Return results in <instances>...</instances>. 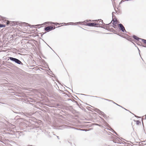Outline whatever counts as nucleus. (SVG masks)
I'll list each match as a JSON object with an SVG mask.
<instances>
[{"label":"nucleus","mask_w":146,"mask_h":146,"mask_svg":"<svg viewBox=\"0 0 146 146\" xmlns=\"http://www.w3.org/2000/svg\"><path fill=\"white\" fill-rule=\"evenodd\" d=\"M137 44L139 46H141V44H139L138 43H137Z\"/></svg>","instance_id":"obj_38"},{"label":"nucleus","mask_w":146,"mask_h":146,"mask_svg":"<svg viewBox=\"0 0 146 146\" xmlns=\"http://www.w3.org/2000/svg\"><path fill=\"white\" fill-rule=\"evenodd\" d=\"M80 22H77V23H76V24H80Z\"/></svg>","instance_id":"obj_40"},{"label":"nucleus","mask_w":146,"mask_h":146,"mask_svg":"<svg viewBox=\"0 0 146 146\" xmlns=\"http://www.w3.org/2000/svg\"><path fill=\"white\" fill-rule=\"evenodd\" d=\"M133 37L134 38V39L137 41H139V40H141V39H142V38H139L137 36L135 35H133Z\"/></svg>","instance_id":"obj_8"},{"label":"nucleus","mask_w":146,"mask_h":146,"mask_svg":"<svg viewBox=\"0 0 146 146\" xmlns=\"http://www.w3.org/2000/svg\"><path fill=\"white\" fill-rule=\"evenodd\" d=\"M113 132L115 134L117 135H118L117 133L114 131L113 130Z\"/></svg>","instance_id":"obj_31"},{"label":"nucleus","mask_w":146,"mask_h":146,"mask_svg":"<svg viewBox=\"0 0 146 146\" xmlns=\"http://www.w3.org/2000/svg\"><path fill=\"white\" fill-rule=\"evenodd\" d=\"M92 21H95L97 22H98V21H99V23H100L99 24H101V26L102 25V24H104V22H103V21L101 19H98V20H92Z\"/></svg>","instance_id":"obj_7"},{"label":"nucleus","mask_w":146,"mask_h":146,"mask_svg":"<svg viewBox=\"0 0 146 146\" xmlns=\"http://www.w3.org/2000/svg\"><path fill=\"white\" fill-rule=\"evenodd\" d=\"M132 43H133L134 44V45L136 47H137V46H136V44L134 43L133 42V41L132 42Z\"/></svg>","instance_id":"obj_34"},{"label":"nucleus","mask_w":146,"mask_h":146,"mask_svg":"<svg viewBox=\"0 0 146 146\" xmlns=\"http://www.w3.org/2000/svg\"><path fill=\"white\" fill-rule=\"evenodd\" d=\"M135 117H138V116H137V115H135Z\"/></svg>","instance_id":"obj_48"},{"label":"nucleus","mask_w":146,"mask_h":146,"mask_svg":"<svg viewBox=\"0 0 146 146\" xmlns=\"http://www.w3.org/2000/svg\"><path fill=\"white\" fill-rule=\"evenodd\" d=\"M68 23L70 24L71 23H72V22H70V23Z\"/></svg>","instance_id":"obj_47"},{"label":"nucleus","mask_w":146,"mask_h":146,"mask_svg":"<svg viewBox=\"0 0 146 146\" xmlns=\"http://www.w3.org/2000/svg\"><path fill=\"white\" fill-rule=\"evenodd\" d=\"M6 23H7V25H10L11 26V25L13 26L14 25H13V24H14V23H12V22L11 23V21H7Z\"/></svg>","instance_id":"obj_10"},{"label":"nucleus","mask_w":146,"mask_h":146,"mask_svg":"<svg viewBox=\"0 0 146 146\" xmlns=\"http://www.w3.org/2000/svg\"><path fill=\"white\" fill-rule=\"evenodd\" d=\"M95 125H98V126H101V125H99L98 124H97V123H95Z\"/></svg>","instance_id":"obj_27"},{"label":"nucleus","mask_w":146,"mask_h":146,"mask_svg":"<svg viewBox=\"0 0 146 146\" xmlns=\"http://www.w3.org/2000/svg\"><path fill=\"white\" fill-rule=\"evenodd\" d=\"M82 29H83V28H82Z\"/></svg>","instance_id":"obj_59"},{"label":"nucleus","mask_w":146,"mask_h":146,"mask_svg":"<svg viewBox=\"0 0 146 146\" xmlns=\"http://www.w3.org/2000/svg\"><path fill=\"white\" fill-rule=\"evenodd\" d=\"M112 21H111V22H112Z\"/></svg>","instance_id":"obj_63"},{"label":"nucleus","mask_w":146,"mask_h":146,"mask_svg":"<svg viewBox=\"0 0 146 146\" xmlns=\"http://www.w3.org/2000/svg\"><path fill=\"white\" fill-rule=\"evenodd\" d=\"M117 35H119V36H120V34L119 33H115Z\"/></svg>","instance_id":"obj_30"},{"label":"nucleus","mask_w":146,"mask_h":146,"mask_svg":"<svg viewBox=\"0 0 146 146\" xmlns=\"http://www.w3.org/2000/svg\"><path fill=\"white\" fill-rule=\"evenodd\" d=\"M142 41L145 44H146V40L143 39H141Z\"/></svg>","instance_id":"obj_15"},{"label":"nucleus","mask_w":146,"mask_h":146,"mask_svg":"<svg viewBox=\"0 0 146 146\" xmlns=\"http://www.w3.org/2000/svg\"><path fill=\"white\" fill-rule=\"evenodd\" d=\"M126 35L127 36V37H125V38H126L129 41L131 42H132L134 40L132 38H131L130 36H128L127 34H126Z\"/></svg>","instance_id":"obj_6"},{"label":"nucleus","mask_w":146,"mask_h":146,"mask_svg":"<svg viewBox=\"0 0 146 146\" xmlns=\"http://www.w3.org/2000/svg\"><path fill=\"white\" fill-rule=\"evenodd\" d=\"M9 59L12 61L15 62L17 64L23 66V64L19 59L13 57H9Z\"/></svg>","instance_id":"obj_1"},{"label":"nucleus","mask_w":146,"mask_h":146,"mask_svg":"<svg viewBox=\"0 0 146 146\" xmlns=\"http://www.w3.org/2000/svg\"><path fill=\"white\" fill-rule=\"evenodd\" d=\"M76 98H74V99L76 100H77V99H79L76 96Z\"/></svg>","instance_id":"obj_37"},{"label":"nucleus","mask_w":146,"mask_h":146,"mask_svg":"<svg viewBox=\"0 0 146 146\" xmlns=\"http://www.w3.org/2000/svg\"><path fill=\"white\" fill-rule=\"evenodd\" d=\"M136 124L137 125H139V124L141 123V122L139 121V120H137L136 121Z\"/></svg>","instance_id":"obj_17"},{"label":"nucleus","mask_w":146,"mask_h":146,"mask_svg":"<svg viewBox=\"0 0 146 146\" xmlns=\"http://www.w3.org/2000/svg\"><path fill=\"white\" fill-rule=\"evenodd\" d=\"M80 130L81 131H88V130H87V129H80Z\"/></svg>","instance_id":"obj_19"},{"label":"nucleus","mask_w":146,"mask_h":146,"mask_svg":"<svg viewBox=\"0 0 146 146\" xmlns=\"http://www.w3.org/2000/svg\"><path fill=\"white\" fill-rule=\"evenodd\" d=\"M106 100H107V101H108L109 102H113V101L112 100H109V99H106Z\"/></svg>","instance_id":"obj_21"},{"label":"nucleus","mask_w":146,"mask_h":146,"mask_svg":"<svg viewBox=\"0 0 146 146\" xmlns=\"http://www.w3.org/2000/svg\"><path fill=\"white\" fill-rule=\"evenodd\" d=\"M48 46H49V47H50V46H49V45H48Z\"/></svg>","instance_id":"obj_60"},{"label":"nucleus","mask_w":146,"mask_h":146,"mask_svg":"<svg viewBox=\"0 0 146 146\" xmlns=\"http://www.w3.org/2000/svg\"><path fill=\"white\" fill-rule=\"evenodd\" d=\"M113 27H114L115 29H117V27L116 26V25H115V26H112Z\"/></svg>","instance_id":"obj_23"},{"label":"nucleus","mask_w":146,"mask_h":146,"mask_svg":"<svg viewBox=\"0 0 146 146\" xmlns=\"http://www.w3.org/2000/svg\"><path fill=\"white\" fill-rule=\"evenodd\" d=\"M86 21H87L88 22V21H91V20H86ZM84 23H86V22H85V21H84Z\"/></svg>","instance_id":"obj_22"},{"label":"nucleus","mask_w":146,"mask_h":146,"mask_svg":"<svg viewBox=\"0 0 146 146\" xmlns=\"http://www.w3.org/2000/svg\"><path fill=\"white\" fill-rule=\"evenodd\" d=\"M68 100H71V99H68Z\"/></svg>","instance_id":"obj_52"},{"label":"nucleus","mask_w":146,"mask_h":146,"mask_svg":"<svg viewBox=\"0 0 146 146\" xmlns=\"http://www.w3.org/2000/svg\"><path fill=\"white\" fill-rule=\"evenodd\" d=\"M106 29V30H108H108H109V29H108V28H107V27L106 28V29Z\"/></svg>","instance_id":"obj_43"},{"label":"nucleus","mask_w":146,"mask_h":146,"mask_svg":"<svg viewBox=\"0 0 146 146\" xmlns=\"http://www.w3.org/2000/svg\"><path fill=\"white\" fill-rule=\"evenodd\" d=\"M119 36H121V37H123V38H125V37L123 36V35H122L121 34Z\"/></svg>","instance_id":"obj_28"},{"label":"nucleus","mask_w":146,"mask_h":146,"mask_svg":"<svg viewBox=\"0 0 146 146\" xmlns=\"http://www.w3.org/2000/svg\"><path fill=\"white\" fill-rule=\"evenodd\" d=\"M111 23H110L108 24H106V25H109Z\"/></svg>","instance_id":"obj_46"},{"label":"nucleus","mask_w":146,"mask_h":146,"mask_svg":"<svg viewBox=\"0 0 146 146\" xmlns=\"http://www.w3.org/2000/svg\"><path fill=\"white\" fill-rule=\"evenodd\" d=\"M6 62L5 61H3L2 63L1 64L2 65H4L5 66H6Z\"/></svg>","instance_id":"obj_16"},{"label":"nucleus","mask_w":146,"mask_h":146,"mask_svg":"<svg viewBox=\"0 0 146 146\" xmlns=\"http://www.w3.org/2000/svg\"><path fill=\"white\" fill-rule=\"evenodd\" d=\"M122 108H124V109H125V110H127V111H129V110H126V109H125V108H123V107H122Z\"/></svg>","instance_id":"obj_42"},{"label":"nucleus","mask_w":146,"mask_h":146,"mask_svg":"<svg viewBox=\"0 0 146 146\" xmlns=\"http://www.w3.org/2000/svg\"><path fill=\"white\" fill-rule=\"evenodd\" d=\"M50 47V48L53 51L56 53L54 52V51L52 49V48H51Z\"/></svg>","instance_id":"obj_50"},{"label":"nucleus","mask_w":146,"mask_h":146,"mask_svg":"<svg viewBox=\"0 0 146 146\" xmlns=\"http://www.w3.org/2000/svg\"><path fill=\"white\" fill-rule=\"evenodd\" d=\"M114 32L116 31L115 30H114Z\"/></svg>","instance_id":"obj_56"},{"label":"nucleus","mask_w":146,"mask_h":146,"mask_svg":"<svg viewBox=\"0 0 146 146\" xmlns=\"http://www.w3.org/2000/svg\"><path fill=\"white\" fill-rule=\"evenodd\" d=\"M5 26L4 24H0V28L4 27Z\"/></svg>","instance_id":"obj_14"},{"label":"nucleus","mask_w":146,"mask_h":146,"mask_svg":"<svg viewBox=\"0 0 146 146\" xmlns=\"http://www.w3.org/2000/svg\"><path fill=\"white\" fill-rule=\"evenodd\" d=\"M101 98V99H103V100H104V98Z\"/></svg>","instance_id":"obj_51"},{"label":"nucleus","mask_w":146,"mask_h":146,"mask_svg":"<svg viewBox=\"0 0 146 146\" xmlns=\"http://www.w3.org/2000/svg\"><path fill=\"white\" fill-rule=\"evenodd\" d=\"M82 29H83V28H82Z\"/></svg>","instance_id":"obj_57"},{"label":"nucleus","mask_w":146,"mask_h":146,"mask_svg":"<svg viewBox=\"0 0 146 146\" xmlns=\"http://www.w3.org/2000/svg\"><path fill=\"white\" fill-rule=\"evenodd\" d=\"M117 143H119V144H121V143H123V144H124V143H123L121 142V141H119V142H117Z\"/></svg>","instance_id":"obj_26"},{"label":"nucleus","mask_w":146,"mask_h":146,"mask_svg":"<svg viewBox=\"0 0 146 146\" xmlns=\"http://www.w3.org/2000/svg\"><path fill=\"white\" fill-rule=\"evenodd\" d=\"M82 95H84V96H90V95H85V94H82Z\"/></svg>","instance_id":"obj_35"},{"label":"nucleus","mask_w":146,"mask_h":146,"mask_svg":"<svg viewBox=\"0 0 146 146\" xmlns=\"http://www.w3.org/2000/svg\"><path fill=\"white\" fill-rule=\"evenodd\" d=\"M106 99H105V98H104V100H106Z\"/></svg>","instance_id":"obj_53"},{"label":"nucleus","mask_w":146,"mask_h":146,"mask_svg":"<svg viewBox=\"0 0 146 146\" xmlns=\"http://www.w3.org/2000/svg\"><path fill=\"white\" fill-rule=\"evenodd\" d=\"M122 108H124V109H125V110H127V111H129V110H126V109H125V108H123V107H122Z\"/></svg>","instance_id":"obj_41"},{"label":"nucleus","mask_w":146,"mask_h":146,"mask_svg":"<svg viewBox=\"0 0 146 146\" xmlns=\"http://www.w3.org/2000/svg\"><path fill=\"white\" fill-rule=\"evenodd\" d=\"M137 48L138 49V50L139 52H139H140V50H139V48H138V47H137Z\"/></svg>","instance_id":"obj_36"},{"label":"nucleus","mask_w":146,"mask_h":146,"mask_svg":"<svg viewBox=\"0 0 146 146\" xmlns=\"http://www.w3.org/2000/svg\"><path fill=\"white\" fill-rule=\"evenodd\" d=\"M122 3V2H121H121L119 3V5H120V4H121Z\"/></svg>","instance_id":"obj_44"},{"label":"nucleus","mask_w":146,"mask_h":146,"mask_svg":"<svg viewBox=\"0 0 146 146\" xmlns=\"http://www.w3.org/2000/svg\"><path fill=\"white\" fill-rule=\"evenodd\" d=\"M55 26H54V27L51 26H48L47 27H45L44 29L45 31H47V32H49L52 30L55 29Z\"/></svg>","instance_id":"obj_5"},{"label":"nucleus","mask_w":146,"mask_h":146,"mask_svg":"<svg viewBox=\"0 0 146 146\" xmlns=\"http://www.w3.org/2000/svg\"><path fill=\"white\" fill-rule=\"evenodd\" d=\"M48 46H49V47H50V46H49V45H48Z\"/></svg>","instance_id":"obj_61"},{"label":"nucleus","mask_w":146,"mask_h":146,"mask_svg":"<svg viewBox=\"0 0 146 146\" xmlns=\"http://www.w3.org/2000/svg\"><path fill=\"white\" fill-rule=\"evenodd\" d=\"M65 126V127L66 128H68L69 127H70V126Z\"/></svg>","instance_id":"obj_32"},{"label":"nucleus","mask_w":146,"mask_h":146,"mask_svg":"<svg viewBox=\"0 0 146 146\" xmlns=\"http://www.w3.org/2000/svg\"><path fill=\"white\" fill-rule=\"evenodd\" d=\"M95 111L98 113H99L100 112V110L97 108H96L95 110Z\"/></svg>","instance_id":"obj_13"},{"label":"nucleus","mask_w":146,"mask_h":146,"mask_svg":"<svg viewBox=\"0 0 146 146\" xmlns=\"http://www.w3.org/2000/svg\"><path fill=\"white\" fill-rule=\"evenodd\" d=\"M142 124H143V127H144V125H143V121H142Z\"/></svg>","instance_id":"obj_49"},{"label":"nucleus","mask_w":146,"mask_h":146,"mask_svg":"<svg viewBox=\"0 0 146 146\" xmlns=\"http://www.w3.org/2000/svg\"><path fill=\"white\" fill-rule=\"evenodd\" d=\"M145 145H146V144H145Z\"/></svg>","instance_id":"obj_64"},{"label":"nucleus","mask_w":146,"mask_h":146,"mask_svg":"<svg viewBox=\"0 0 146 146\" xmlns=\"http://www.w3.org/2000/svg\"><path fill=\"white\" fill-rule=\"evenodd\" d=\"M99 25L100 26V27H99L105 29H106V27L105 26L103 25L102 26H101V24H99Z\"/></svg>","instance_id":"obj_11"},{"label":"nucleus","mask_w":146,"mask_h":146,"mask_svg":"<svg viewBox=\"0 0 146 146\" xmlns=\"http://www.w3.org/2000/svg\"><path fill=\"white\" fill-rule=\"evenodd\" d=\"M50 23L51 24H54L55 25H60V24H61V23L60 24H59L58 23H53V22H50Z\"/></svg>","instance_id":"obj_12"},{"label":"nucleus","mask_w":146,"mask_h":146,"mask_svg":"<svg viewBox=\"0 0 146 146\" xmlns=\"http://www.w3.org/2000/svg\"><path fill=\"white\" fill-rule=\"evenodd\" d=\"M82 29H83V28H82Z\"/></svg>","instance_id":"obj_58"},{"label":"nucleus","mask_w":146,"mask_h":146,"mask_svg":"<svg viewBox=\"0 0 146 146\" xmlns=\"http://www.w3.org/2000/svg\"><path fill=\"white\" fill-rule=\"evenodd\" d=\"M115 12H113L112 13V20L113 23H112L113 24V26H115L116 24L117 23V22L116 20H117V19L116 18L115 16L114 15L113 13H114Z\"/></svg>","instance_id":"obj_3"},{"label":"nucleus","mask_w":146,"mask_h":146,"mask_svg":"<svg viewBox=\"0 0 146 146\" xmlns=\"http://www.w3.org/2000/svg\"><path fill=\"white\" fill-rule=\"evenodd\" d=\"M141 46H142L144 47H146V46H144L142 44H141Z\"/></svg>","instance_id":"obj_29"},{"label":"nucleus","mask_w":146,"mask_h":146,"mask_svg":"<svg viewBox=\"0 0 146 146\" xmlns=\"http://www.w3.org/2000/svg\"><path fill=\"white\" fill-rule=\"evenodd\" d=\"M30 99H31L32 100H33V99H32V98H30Z\"/></svg>","instance_id":"obj_54"},{"label":"nucleus","mask_w":146,"mask_h":146,"mask_svg":"<svg viewBox=\"0 0 146 146\" xmlns=\"http://www.w3.org/2000/svg\"><path fill=\"white\" fill-rule=\"evenodd\" d=\"M74 101H75L76 103H77V105L80 107V108H80V105L77 103V102L76 101H75L74 100H73Z\"/></svg>","instance_id":"obj_24"},{"label":"nucleus","mask_w":146,"mask_h":146,"mask_svg":"<svg viewBox=\"0 0 146 146\" xmlns=\"http://www.w3.org/2000/svg\"><path fill=\"white\" fill-rule=\"evenodd\" d=\"M56 137H57V138H58V139H59V136H56Z\"/></svg>","instance_id":"obj_39"},{"label":"nucleus","mask_w":146,"mask_h":146,"mask_svg":"<svg viewBox=\"0 0 146 146\" xmlns=\"http://www.w3.org/2000/svg\"><path fill=\"white\" fill-rule=\"evenodd\" d=\"M53 135H55L54 134H53Z\"/></svg>","instance_id":"obj_62"},{"label":"nucleus","mask_w":146,"mask_h":146,"mask_svg":"<svg viewBox=\"0 0 146 146\" xmlns=\"http://www.w3.org/2000/svg\"><path fill=\"white\" fill-rule=\"evenodd\" d=\"M145 119H146V116H145Z\"/></svg>","instance_id":"obj_55"},{"label":"nucleus","mask_w":146,"mask_h":146,"mask_svg":"<svg viewBox=\"0 0 146 146\" xmlns=\"http://www.w3.org/2000/svg\"><path fill=\"white\" fill-rule=\"evenodd\" d=\"M118 27L119 29L121 30L122 32L127 33L124 27L122 24L120 23L118 25Z\"/></svg>","instance_id":"obj_4"},{"label":"nucleus","mask_w":146,"mask_h":146,"mask_svg":"<svg viewBox=\"0 0 146 146\" xmlns=\"http://www.w3.org/2000/svg\"><path fill=\"white\" fill-rule=\"evenodd\" d=\"M98 113L101 115H103L104 117H105L106 116V115L103 112L101 111H100V112Z\"/></svg>","instance_id":"obj_9"},{"label":"nucleus","mask_w":146,"mask_h":146,"mask_svg":"<svg viewBox=\"0 0 146 146\" xmlns=\"http://www.w3.org/2000/svg\"><path fill=\"white\" fill-rule=\"evenodd\" d=\"M92 96L93 97H96V98H98V97L96 96Z\"/></svg>","instance_id":"obj_45"},{"label":"nucleus","mask_w":146,"mask_h":146,"mask_svg":"<svg viewBox=\"0 0 146 146\" xmlns=\"http://www.w3.org/2000/svg\"><path fill=\"white\" fill-rule=\"evenodd\" d=\"M128 1V0H122L121 1V2H123L125 1Z\"/></svg>","instance_id":"obj_25"},{"label":"nucleus","mask_w":146,"mask_h":146,"mask_svg":"<svg viewBox=\"0 0 146 146\" xmlns=\"http://www.w3.org/2000/svg\"><path fill=\"white\" fill-rule=\"evenodd\" d=\"M4 17H3L2 16L0 15V18H1V19H3V18H4Z\"/></svg>","instance_id":"obj_33"},{"label":"nucleus","mask_w":146,"mask_h":146,"mask_svg":"<svg viewBox=\"0 0 146 146\" xmlns=\"http://www.w3.org/2000/svg\"><path fill=\"white\" fill-rule=\"evenodd\" d=\"M86 26H88L90 27H100L98 23H87L85 24Z\"/></svg>","instance_id":"obj_2"},{"label":"nucleus","mask_w":146,"mask_h":146,"mask_svg":"<svg viewBox=\"0 0 146 146\" xmlns=\"http://www.w3.org/2000/svg\"><path fill=\"white\" fill-rule=\"evenodd\" d=\"M29 27H30L31 28H35V27L36 26V25H30L29 26Z\"/></svg>","instance_id":"obj_18"},{"label":"nucleus","mask_w":146,"mask_h":146,"mask_svg":"<svg viewBox=\"0 0 146 146\" xmlns=\"http://www.w3.org/2000/svg\"><path fill=\"white\" fill-rule=\"evenodd\" d=\"M112 102V103H114V104H116V105H117V106H120V107H121V108H122V107L121 106H120V105H119L118 104H117V103H115V102H114L113 101V102Z\"/></svg>","instance_id":"obj_20"}]
</instances>
